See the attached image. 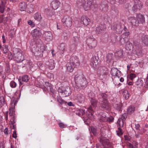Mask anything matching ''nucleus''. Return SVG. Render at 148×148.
<instances>
[{"label":"nucleus","instance_id":"obj_1","mask_svg":"<svg viewBox=\"0 0 148 148\" xmlns=\"http://www.w3.org/2000/svg\"><path fill=\"white\" fill-rule=\"evenodd\" d=\"M75 81L76 85L79 88L83 87L87 84L86 78L82 75H75Z\"/></svg>","mask_w":148,"mask_h":148},{"label":"nucleus","instance_id":"obj_2","mask_svg":"<svg viewBox=\"0 0 148 148\" xmlns=\"http://www.w3.org/2000/svg\"><path fill=\"white\" fill-rule=\"evenodd\" d=\"M13 54L14 59L18 62H22L24 60L23 56H22V51L19 48H14Z\"/></svg>","mask_w":148,"mask_h":148},{"label":"nucleus","instance_id":"obj_3","mask_svg":"<svg viewBox=\"0 0 148 148\" xmlns=\"http://www.w3.org/2000/svg\"><path fill=\"white\" fill-rule=\"evenodd\" d=\"M44 47L41 44L34 45L32 47L31 51L35 56L39 57L44 51Z\"/></svg>","mask_w":148,"mask_h":148},{"label":"nucleus","instance_id":"obj_4","mask_svg":"<svg viewBox=\"0 0 148 148\" xmlns=\"http://www.w3.org/2000/svg\"><path fill=\"white\" fill-rule=\"evenodd\" d=\"M100 142L103 147V148H112L113 146L110 142L109 140L106 138L101 136L100 138ZM97 148H100V146L97 144Z\"/></svg>","mask_w":148,"mask_h":148},{"label":"nucleus","instance_id":"obj_5","mask_svg":"<svg viewBox=\"0 0 148 148\" xmlns=\"http://www.w3.org/2000/svg\"><path fill=\"white\" fill-rule=\"evenodd\" d=\"M59 92L64 93L65 97L69 96L71 93V91L69 86H61L58 89Z\"/></svg>","mask_w":148,"mask_h":148},{"label":"nucleus","instance_id":"obj_6","mask_svg":"<svg viewBox=\"0 0 148 148\" xmlns=\"http://www.w3.org/2000/svg\"><path fill=\"white\" fill-rule=\"evenodd\" d=\"M134 5L132 8L134 12H136L142 8L143 4L140 0H134Z\"/></svg>","mask_w":148,"mask_h":148},{"label":"nucleus","instance_id":"obj_7","mask_svg":"<svg viewBox=\"0 0 148 148\" xmlns=\"http://www.w3.org/2000/svg\"><path fill=\"white\" fill-rule=\"evenodd\" d=\"M62 21L64 26L70 27L72 25V19L68 16H64L62 19Z\"/></svg>","mask_w":148,"mask_h":148},{"label":"nucleus","instance_id":"obj_8","mask_svg":"<svg viewBox=\"0 0 148 148\" xmlns=\"http://www.w3.org/2000/svg\"><path fill=\"white\" fill-rule=\"evenodd\" d=\"M86 42L88 46L90 48H93L97 45V41L95 38L90 37L87 39Z\"/></svg>","mask_w":148,"mask_h":148},{"label":"nucleus","instance_id":"obj_9","mask_svg":"<svg viewBox=\"0 0 148 148\" xmlns=\"http://www.w3.org/2000/svg\"><path fill=\"white\" fill-rule=\"evenodd\" d=\"M113 30L118 34L121 33L123 30V27L120 23H118L114 24L112 27Z\"/></svg>","mask_w":148,"mask_h":148},{"label":"nucleus","instance_id":"obj_10","mask_svg":"<svg viewBox=\"0 0 148 148\" xmlns=\"http://www.w3.org/2000/svg\"><path fill=\"white\" fill-rule=\"evenodd\" d=\"M140 37L142 44L145 46H148V35L140 34Z\"/></svg>","mask_w":148,"mask_h":148},{"label":"nucleus","instance_id":"obj_11","mask_svg":"<svg viewBox=\"0 0 148 148\" xmlns=\"http://www.w3.org/2000/svg\"><path fill=\"white\" fill-rule=\"evenodd\" d=\"M110 73L112 77L114 78L118 77L119 78L121 76V72L116 68H112Z\"/></svg>","mask_w":148,"mask_h":148},{"label":"nucleus","instance_id":"obj_12","mask_svg":"<svg viewBox=\"0 0 148 148\" xmlns=\"http://www.w3.org/2000/svg\"><path fill=\"white\" fill-rule=\"evenodd\" d=\"M31 34L34 38H38L41 35L40 29L39 27H37L33 30L32 31Z\"/></svg>","mask_w":148,"mask_h":148},{"label":"nucleus","instance_id":"obj_13","mask_svg":"<svg viewBox=\"0 0 148 148\" xmlns=\"http://www.w3.org/2000/svg\"><path fill=\"white\" fill-rule=\"evenodd\" d=\"M98 58L96 56H93L91 60L90 65L94 69H96L97 67V65L98 64Z\"/></svg>","mask_w":148,"mask_h":148},{"label":"nucleus","instance_id":"obj_14","mask_svg":"<svg viewBox=\"0 0 148 148\" xmlns=\"http://www.w3.org/2000/svg\"><path fill=\"white\" fill-rule=\"evenodd\" d=\"M100 106L105 110H109L110 109V104L108 101H101Z\"/></svg>","mask_w":148,"mask_h":148},{"label":"nucleus","instance_id":"obj_15","mask_svg":"<svg viewBox=\"0 0 148 148\" xmlns=\"http://www.w3.org/2000/svg\"><path fill=\"white\" fill-rule=\"evenodd\" d=\"M43 36L47 41H51L53 39V35L50 31L45 32Z\"/></svg>","mask_w":148,"mask_h":148},{"label":"nucleus","instance_id":"obj_16","mask_svg":"<svg viewBox=\"0 0 148 148\" xmlns=\"http://www.w3.org/2000/svg\"><path fill=\"white\" fill-rule=\"evenodd\" d=\"M93 0H87L84 5V8L86 11L90 9L93 4Z\"/></svg>","mask_w":148,"mask_h":148},{"label":"nucleus","instance_id":"obj_17","mask_svg":"<svg viewBox=\"0 0 148 148\" xmlns=\"http://www.w3.org/2000/svg\"><path fill=\"white\" fill-rule=\"evenodd\" d=\"M45 64L51 69H53L55 66V63L54 60H50L46 61Z\"/></svg>","mask_w":148,"mask_h":148},{"label":"nucleus","instance_id":"obj_18","mask_svg":"<svg viewBox=\"0 0 148 148\" xmlns=\"http://www.w3.org/2000/svg\"><path fill=\"white\" fill-rule=\"evenodd\" d=\"M70 62L73 64L77 66L79 64V62L78 60V58L76 56H73L70 58Z\"/></svg>","mask_w":148,"mask_h":148},{"label":"nucleus","instance_id":"obj_19","mask_svg":"<svg viewBox=\"0 0 148 148\" xmlns=\"http://www.w3.org/2000/svg\"><path fill=\"white\" fill-rule=\"evenodd\" d=\"M66 45L65 43H62L58 46L60 53L61 55L63 54L66 51Z\"/></svg>","mask_w":148,"mask_h":148},{"label":"nucleus","instance_id":"obj_20","mask_svg":"<svg viewBox=\"0 0 148 148\" xmlns=\"http://www.w3.org/2000/svg\"><path fill=\"white\" fill-rule=\"evenodd\" d=\"M129 21L134 26H138V22L137 21L136 17L134 16H130L128 18Z\"/></svg>","mask_w":148,"mask_h":148},{"label":"nucleus","instance_id":"obj_21","mask_svg":"<svg viewBox=\"0 0 148 148\" xmlns=\"http://www.w3.org/2000/svg\"><path fill=\"white\" fill-rule=\"evenodd\" d=\"M6 3L5 0H0V12L3 13L5 9V5Z\"/></svg>","mask_w":148,"mask_h":148},{"label":"nucleus","instance_id":"obj_22","mask_svg":"<svg viewBox=\"0 0 148 148\" xmlns=\"http://www.w3.org/2000/svg\"><path fill=\"white\" fill-rule=\"evenodd\" d=\"M77 98L78 100V102L80 103H83L85 101V97L82 94H78L77 95Z\"/></svg>","mask_w":148,"mask_h":148},{"label":"nucleus","instance_id":"obj_23","mask_svg":"<svg viewBox=\"0 0 148 148\" xmlns=\"http://www.w3.org/2000/svg\"><path fill=\"white\" fill-rule=\"evenodd\" d=\"M119 41L121 45H123L128 42V38L125 37L124 35H122L120 38Z\"/></svg>","mask_w":148,"mask_h":148},{"label":"nucleus","instance_id":"obj_24","mask_svg":"<svg viewBox=\"0 0 148 148\" xmlns=\"http://www.w3.org/2000/svg\"><path fill=\"white\" fill-rule=\"evenodd\" d=\"M76 66L73 64L69 62H68L66 64L67 70L68 71L71 72L73 70L74 67Z\"/></svg>","mask_w":148,"mask_h":148},{"label":"nucleus","instance_id":"obj_25","mask_svg":"<svg viewBox=\"0 0 148 148\" xmlns=\"http://www.w3.org/2000/svg\"><path fill=\"white\" fill-rule=\"evenodd\" d=\"M99 8L103 12H106L108 10V6L105 2H103L100 4Z\"/></svg>","mask_w":148,"mask_h":148},{"label":"nucleus","instance_id":"obj_26","mask_svg":"<svg viewBox=\"0 0 148 148\" xmlns=\"http://www.w3.org/2000/svg\"><path fill=\"white\" fill-rule=\"evenodd\" d=\"M136 17L137 21L138 22V24L139 23H143L145 21L144 16L140 14H138Z\"/></svg>","mask_w":148,"mask_h":148},{"label":"nucleus","instance_id":"obj_27","mask_svg":"<svg viewBox=\"0 0 148 148\" xmlns=\"http://www.w3.org/2000/svg\"><path fill=\"white\" fill-rule=\"evenodd\" d=\"M9 114L10 116L11 117L10 119L11 123L13 125V129L14 128V124L15 123L14 121V117L13 116V114L14 113V112L13 111V110L10 109Z\"/></svg>","mask_w":148,"mask_h":148},{"label":"nucleus","instance_id":"obj_28","mask_svg":"<svg viewBox=\"0 0 148 148\" xmlns=\"http://www.w3.org/2000/svg\"><path fill=\"white\" fill-rule=\"evenodd\" d=\"M81 21L85 25H88L90 23V20L86 16H83L81 18Z\"/></svg>","mask_w":148,"mask_h":148},{"label":"nucleus","instance_id":"obj_29","mask_svg":"<svg viewBox=\"0 0 148 148\" xmlns=\"http://www.w3.org/2000/svg\"><path fill=\"white\" fill-rule=\"evenodd\" d=\"M101 75H104V77H105L107 74L108 69L105 66L101 67L100 68Z\"/></svg>","mask_w":148,"mask_h":148},{"label":"nucleus","instance_id":"obj_30","mask_svg":"<svg viewBox=\"0 0 148 148\" xmlns=\"http://www.w3.org/2000/svg\"><path fill=\"white\" fill-rule=\"evenodd\" d=\"M60 2L57 0L53 1L51 3V5L54 10L57 9L59 7Z\"/></svg>","mask_w":148,"mask_h":148},{"label":"nucleus","instance_id":"obj_31","mask_svg":"<svg viewBox=\"0 0 148 148\" xmlns=\"http://www.w3.org/2000/svg\"><path fill=\"white\" fill-rule=\"evenodd\" d=\"M19 7L21 11H25L27 7L26 3L24 1L21 2L19 3Z\"/></svg>","mask_w":148,"mask_h":148},{"label":"nucleus","instance_id":"obj_32","mask_svg":"<svg viewBox=\"0 0 148 148\" xmlns=\"http://www.w3.org/2000/svg\"><path fill=\"white\" fill-rule=\"evenodd\" d=\"M108 95L106 93H100L98 95L99 98L102 99L103 101H108L107 98Z\"/></svg>","mask_w":148,"mask_h":148},{"label":"nucleus","instance_id":"obj_33","mask_svg":"<svg viewBox=\"0 0 148 148\" xmlns=\"http://www.w3.org/2000/svg\"><path fill=\"white\" fill-rule=\"evenodd\" d=\"M70 33L68 30L64 31L63 32L62 36L64 40H66L69 37Z\"/></svg>","mask_w":148,"mask_h":148},{"label":"nucleus","instance_id":"obj_34","mask_svg":"<svg viewBox=\"0 0 148 148\" xmlns=\"http://www.w3.org/2000/svg\"><path fill=\"white\" fill-rule=\"evenodd\" d=\"M122 94L123 97L126 100L128 99L130 96L128 91L126 90H123V91Z\"/></svg>","mask_w":148,"mask_h":148},{"label":"nucleus","instance_id":"obj_35","mask_svg":"<svg viewBox=\"0 0 148 148\" xmlns=\"http://www.w3.org/2000/svg\"><path fill=\"white\" fill-rule=\"evenodd\" d=\"M85 2V0H77V4L78 7L84 8V5Z\"/></svg>","mask_w":148,"mask_h":148},{"label":"nucleus","instance_id":"obj_36","mask_svg":"<svg viewBox=\"0 0 148 148\" xmlns=\"http://www.w3.org/2000/svg\"><path fill=\"white\" fill-rule=\"evenodd\" d=\"M76 113L79 116L83 115L85 113V110L82 109L77 108L76 111Z\"/></svg>","mask_w":148,"mask_h":148},{"label":"nucleus","instance_id":"obj_37","mask_svg":"<svg viewBox=\"0 0 148 148\" xmlns=\"http://www.w3.org/2000/svg\"><path fill=\"white\" fill-rule=\"evenodd\" d=\"M123 51L122 50L120 49L118 50L115 53V56L118 58H121L123 56Z\"/></svg>","mask_w":148,"mask_h":148},{"label":"nucleus","instance_id":"obj_38","mask_svg":"<svg viewBox=\"0 0 148 148\" xmlns=\"http://www.w3.org/2000/svg\"><path fill=\"white\" fill-rule=\"evenodd\" d=\"M46 84H48L49 85L47 87V89L48 90H49L53 94H55L56 93V91L53 88L51 84L47 82H46Z\"/></svg>","mask_w":148,"mask_h":148},{"label":"nucleus","instance_id":"obj_39","mask_svg":"<svg viewBox=\"0 0 148 148\" xmlns=\"http://www.w3.org/2000/svg\"><path fill=\"white\" fill-rule=\"evenodd\" d=\"M135 53L138 56H140L142 54V51L141 48L140 47L135 48Z\"/></svg>","mask_w":148,"mask_h":148},{"label":"nucleus","instance_id":"obj_40","mask_svg":"<svg viewBox=\"0 0 148 148\" xmlns=\"http://www.w3.org/2000/svg\"><path fill=\"white\" fill-rule=\"evenodd\" d=\"M104 28L100 26L96 27V32L98 34H100L104 31Z\"/></svg>","mask_w":148,"mask_h":148},{"label":"nucleus","instance_id":"obj_41","mask_svg":"<svg viewBox=\"0 0 148 148\" xmlns=\"http://www.w3.org/2000/svg\"><path fill=\"white\" fill-rule=\"evenodd\" d=\"M34 18L36 20L39 21L41 20L42 18L40 14L37 12L35 14Z\"/></svg>","mask_w":148,"mask_h":148},{"label":"nucleus","instance_id":"obj_42","mask_svg":"<svg viewBox=\"0 0 148 148\" xmlns=\"http://www.w3.org/2000/svg\"><path fill=\"white\" fill-rule=\"evenodd\" d=\"M113 55L112 53H109L106 56L107 61L108 62H110L112 60H113Z\"/></svg>","mask_w":148,"mask_h":148},{"label":"nucleus","instance_id":"obj_43","mask_svg":"<svg viewBox=\"0 0 148 148\" xmlns=\"http://www.w3.org/2000/svg\"><path fill=\"white\" fill-rule=\"evenodd\" d=\"M90 103L92 106L94 107H95L97 106L98 102L97 100L95 99L91 98L90 100Z\"/></svg>","mask_w":148,"mask_h":148},{"label":"nucleus","instance_id":"obj_44","mask_svg":"<svg viewBox=\"0 0 148 148\" xmlns=\"http://www.w3.org/2000/svg\"><path fill=\"white\" fill-rule=\"evenodd\" d=\"M106 116L105 115H100L98 118V119L100 122H106Z\"/></svg>","mask_w":148,"mask_h":148},{"label":"nucleus","instance_id":"obj_45","mask_svg":"<svg viewBox=\"0 0 148 148\" xmlns=\"http://www.w3.org/2000/svg\"><path fill=\"white\" fill-rule=\"evenodd\" d=\"M136 85L139 86V87L142 86L143 84V81L141 79H138L136 82Z\"/></svg>","mask_w":148,"mask_h":148},{"label":"nucleus","instance_id":"obj_46","mask_svg":"<svg viewBox=\"0 0 148 148\" xmlns=\"http://www.w3.org/2000/svg\"><path fill=\"white\" fill-rule=\"evenodd\" d=\"M29 78L27 75H25L22 77V82H27L29 79Z\"/></svg>","mask_w":148,"mask_h":148},{"label":"nucleus","instance_id":"obj_47","mask_svg":"<svg viewBox=\"0 0 148 148\" xmlns=\"http://www.w3.org/2000/svg\"><path fill=\"white\" fill-rule=\"evenodd\" d=\"M125 121L121 119H119L117 121V123L119 126L120 127H123L124 125V123Z\"/></svg>","mask_w":148,"mask_h":148},{"label":"nucleus","instance_id":"obj_48","mask_svg":"<svg viewBox=\"0 0 148 148\" xmlns=\"http://www.w3.org/2000/svg\"><path fill=\"white\" fill-rule=\"evenodd\" d=\"M135 110L134 108V107L130 106L127 109V112L129 114H130L134 111Z\"/></svg>","mask_w":148,"mask_h":148},{"label":"nucleus","instance_id":"obj_49","mask_svg":"<svg viewBox=\"0 0 148 148\" xmlns=\"http://www.w3.org/2000/svg\"><path fill=\"white\" fill-rule=\"evenodd\" d=\"M132 47V44L130 43L129 42H127L126 43V49H127L130 50Z\"/></svg>","mask_w":148,"mask_h":148},{"label":"nucleus","instance_id":"obj_50","mask_svg":"<svg viewBox=\"0 0 148 148\" xmlns=\"http://www.w3.org/2000/svg\"><path fill=\"white\" fill-rule=\"evenodd\" d=\"M122 106V104L119 103V104H116L115 107L116 109L120 111L121 110Z\"/></svg>","mask_w":148,"mask_h":148},{"label":"nucleus","instance_id":"obj_51","mask_svg":"<svg viewBox=\"0 0 148 148\" xmlns=\"http://www.w3.org/2000/svg\"><path fill=\"white\" fill-rule=\"evenodd\" d=\"M136 77V74L133 73H131L130 75H128L127 78L132 80Z\"/></svg>","mask_w":148,"mask_h":148},{"label":"nucleus","instance_id":"obj_52","mask_svg":"<svg viewBox=\"0 0 148 148\" xmlns=\"http://www.w3.org/2000/svg\"><path fill=\"white\" fill-rule=\"evenodd\" d=\"M16 84L14 81H11L10 83V86L12 88H15L16 86Z\"/></svg>","mask_w":148,"mask_h":148},{"label":"nucleus","instance_id":"obj_53","mask_svg":"<svg viewBox=\"0 0 148 148\" xmlns=\"http://www.w3.org/2000/svg\"><path fill=\"white\" fill-rule=\"evenodd\" d=\"M88 117L90 120H93L94 119V116L92 113L91 112H89L87 114Z\"/></svg>","mask_w":148,"mask_h":148},{"label":"nucleus","instance_id":"obj_54","mask_svg":"<svg viewBox=\"0 0 148 148\" xmlns=\"http://www.w3.org/2000/svg\"><path fill=\"white\" fill-rule=\"evenodd\" d=\"M134 45L135 47H136V48L140 47L141 46L140 43L136 41H134Z\"/></svg>","mask_w":148,"mask_h":148},{"label":"nucleus","instance_id":"obj_55","mask_svg":"<svg viewBox=\"0 0 148 148\" xmlns=\"http://www.w3.org/2000/svg\"><path fill=\"white\" fill-rule=\"evenodd\" d=\"M91 130L93 134L95 136H96L97 135V132L96 129L94 127H91Z\"/></svg>","mask_w":148,"mask_h":148},{"label":"nucleus","instance_id":"obj_56","mask_svg":"<svg viewBox=\"0 0 148 148\" xmlns=\"http://www.w3.org/2000/svg\"><path fill=\"white\" fill-rule=\"evenodd\" d=\"M127 113H124L122 114L121 118L120 119L125 121L127 118Z\"/></svg>","mask_w":148,"mask_h":148},{"label":"nucleus","instance_id":"obj_57","mask_svg":"<svg viewBox=\"0 0 148 148\" xmlns=\"http://www.w3.org/2000/svg\"><path fill=\"white\" fill-rule=\"evenodd\" d=\"M106 121H107L108 122H113L114 119V118L113 117L111 116L110 117H106Z\"/></svg>","mask_w":148,"mask_h":148},{"label":"nucleus","instance_id":"obj_58","mask_svg":"<svg viewBox=\"0 0 148 148\" xmlns=\"http://www.w3.org/2000/svg\"><path fill=\"white\" fill-rule=\"evenodd\" d=\"M117 134L120 136L123 134V133L122 131V129L120 128V127H118V130L116 131Z\"/></svg>","mask_w":148,"mask_h":148},{"label":"nucleus","instance_id":"obj_59","mask_svg":"<svg viewBox=\"0 0 148 148\" xmlns=\"http://www.w3.org/2000/svg\"><path fill=\"white\" fill-rule=\"evenodd\" d=\"M3 50L4 53H6L8 51V46H3Z\"/></svg>","mask_w":148,"mask_h":148},{"label":"nucleus","instance_id":"obj_60","mask_svg":"<svg viewBox=\"0 0 148 148\" xmlns=\"http://www.w3.org/2000/svg\"><path fill=\"white\" fill-rule=\"evenodd\" d=\"M58 101L60 104H62L63 103L66 104L67 103L66 102L64 101V100L62 99H60L59 98V99H58Z\"/></svg>","mask_w":148,"mask_h":148},{"label":"nucleus","instance_id":"obj_61","mask_svg":"<svg viewBox=\"0 0 148 148\" xmlns=\"http://www.w3.org/2000/svg\"><path fill=\"white\" fill-rule=\"evenodd\" d=\"M26 62L27 63V67H29L30 66H31L32 64V62L29 60H26Z\"/></svg>","mask_w":148,"mask_h":148},{"label":"nucleus","instance_id":"obj_62","mask_svg":"<svg viewBox=\"0 0 148 148\" xmlns=\"http://www.w3.org/2000/svg\"><path fill=\"white\" fill-rule=\"evenodd\" d=\"M108 2L112 4H114L116 2V0H108Z\"/></svg>","mask_w":148,"mask_h":148},{"label":"nucleus","instance_id":"obj_63","mask_svg":"<svg viewBox=\"0 0 148 148\" xmlns=\"http://www.w3.org/2000/svg\"><path fill=\"white\" fill-rule=\"evenodd\" d=\"M28 23L29 25L32 26H34V23L31 20H29L28 21Z\"/></svg>","mask_w":148,"mask_h":148},{"label":"nucleus","instance_id":"obj_64","mask_svg":"<svg viewBox=\"0 0 148 148\" xmlns=\"http://www.w3.org/2000/svg\"><path fill=\"white\" fill-rule=\"evenodd\" d=\"M59 127L61 128H64L65 127V125L62 123H59Z\"/></svg>","mask_w":148,"mask_h":148}]
</instances>
